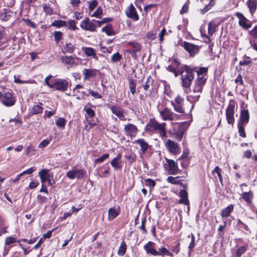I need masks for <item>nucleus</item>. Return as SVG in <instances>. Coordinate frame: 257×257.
Segmentation results:
<instances>
[{"instance_id":"f257e3e1","label":"nucleus","mask_w":257,"mask_h":257,"mask_svg":"<svg viewBox=\"0 0 257 257\" xmlns=\"http://www.w3.org/2000/svg\"><path fill=\"white\" fill-rule=\"evenodd\" d=\"M181 75L182 86L183 87L189 88L192 81L194 79V71L189 66L185 65L179 71Z\"/></svg>"},{"instance_id":"f03ea898","label":"nucleus","mask_w":257,"mask_h":257,"mask_svg":"<svg viewBox=\"0 0 257 257\" xmlns=\"http://www.w3.org/2000/svg\"><path fill=\"white\" fill-rule=\"evenodd\" d=\"M166 123H159L154 119H151L147 125L149 131L159 133L160 136L163 139L166 137V133L165 130Z\"/></svg>"},{"instance_id":"7ed1b4c3","label":"nucleus","mask_w":257,"mask_h":257,"mask_svg":"<svg viewBox=\"0 0 257 257\" xmlns=\"http://www.w3.org/2000/svg\"><path fill=\"white\" fill-rule=\"evenodd\" d=\"M1 101L5 106L11 107L15 104L16 99L12 93L5 92L4 93H2Z\"/></svg>"},{"instance_id":"20e7f679","label":"nucleus","mask_w":257,"mask_h":257,"mask_svg":"<svg viewBox=\"0 0 257 257\" xmlns=\"http://www.w3.org/2000/svg\"><path fill=\"white\" fill-rule=\"evenodd\" d=\"M39 176L40 178L42 183L47 181L50 185H53L55 183L53 179V175L49 173V171L47 169H42L39 172Z\"/></svg>"},{"instance_id":"39448f33","label":"nucleus","mask_w":257,"mask_h":257,"mask_svg":"<svg viewBox=\"0 0 257 257\" xmlns=\"http://www.w3.org/2000/svg\"><path fill=\"white\" fill-rule=\"evenodd\" d=\"M234 101L232 100H230L229 103L226 109L225 115L227 123L233 125L235 119L234 117Z\"/></svg>"},{"instance_id":"423d86ee","label":"nucleus","mask_w":257,"mask_h":257,"mask_svg":"<svg viewBox=\"0 0 257 257\" xmlns=\"http://www.w3.org/2000/svg\"><path fill=\"white\" fill-rule=\"evenodd\" d=\"M166 164L164 167L169 174L176 175L179 171L177 164L173 160L166 158Z\"/></svg>"},{"instance_id":"0eeeda50","label":"nucleus","mask_w":257,"mask_h":257,"mask_svg":"<svg viewBox=\"0 0 257 257\" xmlns=\"http://www.w3.org/2000/svg\"><path fill=\"white\" fill-rule=\"evenodd\" d=\"M184 99L180 96L178 95L175 99L174 101H171V104L174 107V110L179 113H183L185 112L183 108Z\"/></svg>"},{"instance_id":"6e6552de","label":"nucleus","mask_w":257,"mask_h":257,"mask_svg":"<svg viewBox=\"0 0 257 257\" xmlns=\"http://www.w3.org/2000/svg\"><path fill=\"white\" fill-rule=\"evenodd\" d=\"M80 26L83 30L90 32L96 31L97 27L96 25L93 23V21H90L88 18H85L81 21Z\"/></svg>"},{"instance_id":"1a4fd4ad","label":"nucleus","mask_w":257,"mask_h":257,"mask_svg":"<svg viewBox=\"0 0 257 257\" xmlns=\"http://www.w3.org/2000/svg\"><path fill=\"white\" fill-rule=\"evenodd\" d=\"M85 173V171L83 170L73 169L69 171L66 175L70 179H74L75 178L80 179L84 177Z\"/></svg>"},{"instance_id":"9d476101","label":"nucleus","mask_w":257,"mask_h":257,"mask_svg":"<svg viewBox=\"0 0 257 257\" xmlns=\"http://www.w3.org/2000/svg\"><path fill=\"white\" fill-rule=\"evenodd\" d=\"M123 130L125 135L130 137L132 139L135 137L138 131L137 126L132 123L125 125Z\"/></svg>"},{"instance_id":"9b49d317","label":"nucleus","mask_w":257,"mask_h":257,"mask_svg":"<svg viewBox=\"0 0 257 257\" xmlns=\"http://www.w3.org/2000/svg\"><path fill=\"white\" fill-rule=\"evenodd\" d=\"M206 78L198 77L195 80L193 91L194 93H201Z\"/></svg>"},{"instance_id":"f8f14e48","label":"nucleus","mask_w":257,"mask_h":257,"mask_svg":"<svg viewBox=\"0 0 257 257\" xmlns=\"http://www.w3.org/2000/svg\"><path fill=\"white\" fill-rule=\"evenodd\" d=\"M165 146L169 152L173 154H177L180 151V148L177 143L171 140H167L165 143Z\"/></svg>"},{"instance_id":"ddd939ff","label":"nucleus","mask_w":257,"mask_h":257,"mask_svg":"<svg viewBox=\"0 0 257 257\" xmlns=\"http://www.w3.org/2000/svg\"><path fill=\"white\" fill-rule=\"evenodd\" d=\"M53 87L56 90L65 91L68 88V83L65 79H55L53 81Z\"/></svg>"},{"instance_id":"4468645a","label":"nucleus","mask_w":257,"mask_h":257,"mask_svg":"<svg viewBox=\"0 0 257 257\" xmlns=\"http://www.w3.org/2000/svg\"><path fill=\"white\" fill-rule=\"evenodd\" d=\"M235 16L239 19V25L245 29H248L251 26V23L241 13L237 12Z\"/></svg>"},{"instance_id":"2eb2a0df","label":"nucleus","mask_w":257,"mask_h":257,"mask_svg":"<svg viewBox=\"0 0 257 257\" xmlns=\"http://www.w3.org/2000/svg\"><path fill=\"white\" fill-rule=\"evenodd\" d=\"M83 89V86L80 84H77L72 90V96L76 97V99L80 100L82 99L86 95L85 92L82 89Z\"/></svg>"},{"instance_id":"dca6fc26","label":"nucleus","mask_w":257,"mask_h":257,"mask_svg":"<svg viewBox=\"0 0 257 257\" xmlns=\"http://www.w3.org/2000/svg\"><path fill=\"white\" fill-rule=\"evenodd\" d=\"M184 49L191 56H194L198 53L199 47L190 43L185 42L183 44Z\"/></svg>"},{"instance_id":"f3484780","label":"nucleus","mask_w":257,"mask_h":257,"mask_svg":"<svg viewBox=\"0 0 257 257\" xmlns=\"http://www.w3.org/2000/svg\"><path fill=\"white\" fill-rule=\"evenodd\" d=\"M160 116L164 120H173L174 114L169 108L166 107L159 111Z\"/></svg>"},{"instance_id":"a211bd4d","label":"nucleus","mask_w":257,"mask_h":257,"mask_svg":"<svg viewBox=\"0 0 257 257\" xmlns=\"http://www.w3.org/2000/svg\"><path fill=\"white\" fill-rule=\"evenodd\" d=\"M125 14L127 17L136 21L139 20V16L137 13L136 9L132 4L128 7L125 11Z\"/></svg>"},{"instance_id":"6ab92c4d","label":"nucleus","mask_w":257,"mask_h":257,"mask_svg":"<svg viewBox=\"0 0 257 257\" xmlns=\"http://www.w3.org/2000/svg\"><path fill=\"white\" fill-rule=\"evenodd\" d=\"M112 112L116 115L120 119L125 120L126 119L124 115V110L120 107L116 106H112L111 107Z\"/></svg>"},{"instance_id":"aec40b11","label":"nucleus","mask_w":257,"mask_h":257,"mask_svg":"<svg viewBox=\"0 0 257 257\" xmlns=\"http://www.w3.org/2000/svg\"><path fill=\"white\" fill-rule=\"evenodd\" d=\"M249 119V112L247 109L242 110L240 113L238 123L241 124H246L248 123Z\"/></svg>"},{"instance_id":"412c9836","label":"nucleus","mask_w":257,"mask_h":257,"mask_svg":"<svg viewBox=\"0 0 257 257\" xmlns=\"http://www.w3.org/2000/svg\"><path fill=\"white\" fill-rule=\"evenodd\" d=\"M120 212L119 207L110 208L108 211V220L109 221L112 220L119 214Z\"/></svg>"},{"instance_id":"4be33fe9","label":"nucleus","mask_w":257,"mask_h":257,"mask_svg":"<svg viewBox=\"0 0 257 257\" xmlns=\"http://www.w3.org/2000/svg\"><path fill=\"white\" fill-rule=\"evenodd\" d=\"M179 203L183 204L187 206L189 205L188 193L186 190L184 189L181 190L179 192Z\"/></svg>"},{"instance_id":"5701e85b","label":"nucleus","mask_w":257,"mask_h":257,"mask_svg":"<svg viewBox=\"0 0 257 257\" xmlns=\"http://www.w3.org/2000/svg\"><path fill=\"white\" fill-rule=\"evenodd\" d=\"M134 144L140 146L142 153H145L149 147L148 143L143 139H139L135 141Z\"/></svg>"},{"instance_id":"b1692460","label":"nucleus","mask_w":257,"mask_h":257,"mask_svg":"<svg viewBox=\"0 0 257 257\" xmlns=\"http://www.w3.org/2000/svg\"><path fill=\"white\" fill-rule=\"evenodd\" d=\"M154 243L152 241H149L148 243L144 245V249L148 253H150L154 256H157V250L154 248Z\"/></svg>"},{"instance_id":"393cba45","label":"nucleus","mask_w":257,"mask_h":257,"mask_svg":"<svg viewBox=\"0 0 257 257\" xmlns=\"http://www.w3.org/2000/svg\"><path fill=\"white\" fill-rule=\"evenodd\" d=\"M121 155L118 154L115 158H114L110 162L111 166L114 168L115 170L120 169L122 167L120 159Z\"/></svg>"},{"instance_id":"a878e982","label":"nucleus","mask_w":257,"mask_h":257,"mask_svg":"<svg viewBox=\"0 0 257 257\" xmlns=\"http://www.w3.org/2000/svg\"><path fill=\"white\" fill-rule=\"evenodd\" d=\"M127 45L133 49V50H128L126 51L129 53H136L138 52H140L141 50L142 46L137 42H128Z\"/></svg>"},{"instance_id":"bb28decb","label":"nucleus","mask_w":257,"mask_h":257,"mask_svg":"<svg viewBox=\"0 0 257 257\" xmlns=\"http://www.w3.org/2000/svg\"><path fill=\"white\" fill-rule=\"evenodd\" d=\"M96 70L86 68L84 69L82 71V74L84 75V80H86L91 77H95L96 75Z\"/></svg>"},{"instance_id":"cd10ccee","label":"nucleus","mask_w":257,"mask_h":257,"mask_svg":"<svg viewBox=\"0 0 257 257\" xmlns=\"http://www.w3.org/2000/svg\"><path fill=\"white\" fill-rule=\"evenodd\" d=\"M246 4L251 15L253 16L257 7L256 0H248Z\"/></svg>"},{"instance_id":"c85d7f7f","label":"nucleus","mask_w":257,"mask_h":257,"mask_svg":"<svg viewBox=\"0 0 257 257\" xmlns=\"http://www.w3.org/2000/svg\"><path fill=\"white\" fill-rule=\"evenodd\" d=\"M253 197V193L251 191L244 192L241 194L242 198L248 204H250L252 203Z\"/></svg>"},{"instance_id":"c756f323","label":"nucleus","mask_w":257,"mask_h":257,"mask_svg":"<svg viewBox=\"0 0 257 257\" xmlns=\"http://www.w3.org/2000/svg\"><path fill=\"white\" fill-rule=\"evenodd\" d=\"M82 50L87 56H92L93 58L97 59L98 58L94 49L90 47H83Z\"/></svg>"},{"instance_id":"7c9ffc66","label":"nucleus","mask_w":257,"mask_h":257,"mask_svg":"<svg viewBox=\"0 0 257 257\" xmlns=\"http://www.w3.org/2000/svg\"><path fill=\"white\" fill-rule=\"evenodd\" d=\"M234 206L232 204L229 205L227 207L224 208L221 212V215L223 217H228L229 216L231 212H232Z\"/></svg>"},{"instance_id":"2f4dec72","label":"nucleus","mask_w":257,"mask_h":257,"mask_svg":"<svg viewBox=\"0 0 257 257\" xmlns=\"http://www.w3.org/2000/svg\"><path fill=\"white\" fill-rule=\"evenodd\" d=\"M157 255H161L164 256V255H168L170 256H173V253L168 250L165 247H161L158 251H157Z\"/></svg>"},{"instance_id":"473e14b6","label":"nucleus","mask_w":257,"mask_h":257,"mask_svg":"<svg viewBox=\"0 0 257 257\" xmlns=\"http://www.w3.org/2000/svg\"><path fill=\"white\" fill-rule=\"evenodd\" d=\"M42 103H40L39 104L34 105L31 110V113L33 114H37L42 112L43 108L42 107Z\"/></svg>"},{"instance_id":"72a5a7b5","label":"nucleus","mask_w":257,"mask_h":257,"mask_svg":"<svg viewBox=\"0 0 257 257\" xmlns=\"http://www.w3.org/2000/svg\"><path fill=\"white\" fill-rule=\"evenodd\" d=\"M201 93H194L189 95L187 97V100L191 103H194L199 100Z\"/></svg>"},{"instance_id":"f704fd0d","label":"nucleus","mask_w":257,"mask_h":257,"mask_svg":"<svg viewBox=\"0 0 257 257\" xmlns=\"http://www.w3.org/2000/svg\"><path fill=\"white\" fill-rule=\"evenodd\" d=\"M102 31L105 32L108 36H113L115 35V32L110 25H107L103 27Z\"/></svg>"},{"instance_id":"c9c22d12","label":"nucleus","mask_w":257,"mask_h":257,"mask_svg":"<svg viewBox=\"0 0 257 257\" xmlns=\"http://www.w3.org/2000/svg\"><path fill=\"white\" fill-rule=\"evenodd\" d=\"M61 59L62 62L65 64L71 65L74 63V58L72 56H62Z\"/></svg>"},{"instance_id":"e433bc0d","label":"nucleus","mask_w":257,"mask_h":257,"mask_svg":"<svg viewBox=\"0 0 257 257\" xmlns=\"http://www.w3.org/2000/svg\"><path fill=\"white\" fill-rule=\"evenodd\" d=\"M126 244L124 242H121L117 251V254L119 256H123L126 252Z\"/></svg>"},{"instance_id":"4c0bfd02","label":"nucleus","mask_w":257,"mask_h":257,"mask_svg":"<svg viewBox=\"0 0 257 257\" xmlns=\"http://www.w3.org/2000/svg\"><path fill=\"white\" fill-rule=\"evenodd\" d=\"M20 76H14V82L17 83H35L36 81L34 80H28L27 81H22L20 80Z\"/></svg>"},{"instance_id":"58836bf2","label":"nucleus","mask_w":257,"mask_h":257,"mask_svg":"<svg viewBox=\"0 0 257 257\" xmlns=\"http://www.w3.org/2000/svg\"><path fill=\"white\" fill-rule=\"evenodd\" d=\"M181 177H173L172 176H169L167 178V180L168 182L171 183L173 184H177L180 183V182L182 181L181 179H180Z\"/></svg>"},{"instance_id":"ea45409f","label":"nucleus","mask_w":257,"mask_h":257,"mask_svg":"<svg viewBox=\"0 0 257 257\" xmlns=\"http://www.w3.org/2000/svg\"><path fill=\"white\" fill-rule=\"evenodd\" d=\"M66 122V121L65 118L59 117L56 120L55 123L58 127L64 128L65 126Z\"/></svg>"},{"instance_id":"a19ab883","label":"nucleus","mask_w":257,"mask_h":257,"mask_svg":"<svg viewBox=\"0 0 257 257\" xmlns=\"http://www.w3.org/2000/svg\"><path fill=\"white\" fill-rule=\"evenodd\" d=\"M216 25L213 22H210L208 26V33L210 36H212L215 31Z\"/></svg>"},{"instance_id":"79ce46f5","label":"nucleus","mask_w":257,"mask_h":257,"mask_svg":"<svg viewBox=\"0 0 257 257\" xmlns=\"http://www.w3.org/2000/svg\"><path fill=\"white\" fill-rule=\"evenodd\" d=\"M190 237L191 238V241L188 246V248L189 249V255H190L191 254V252L193 250V248L195 246V236H194V235L193 234H191L188 236V237H189V238Z\"/></svg>"},{"instance_id":"37998d69","label":"nucleus","mask_w":257,"mask_h":257,"mask_svg":"<svg viewBox=\"0 0 257 257\" xmlns=\"http://www.w3.org/2000/svg\"><path fill=\"white\" fill-rule=\"evenodd\" d=\"M64 48L66 52L69 53H72L74 52L75 47L73 45L70 43H66L64 46Z\"/></svg>"},{"instance_id":"c03bdc74","label":"nucleus","mask_w":257,"mask_h":257,"mask_svg":"<svg viewBox=\"0 0 257 257\" xmlns=\"http://www.w3.org/2000/svg\"><path fill=\"white\" fill-rule=\"evenodd\" d=\"M207 72V69L205 67H201L197 71L198 77L205 78Z\"/></svg>"},{"instance_id":"a18cd8bd","label":"nucleus","mask_w":257,"mask_h":257,"mask_svg":"<svg viewBox=\"0 0 257 257\" xmlns=\"http://www.w3.org/2000/svg\"><path fill=\"white\" fill-rule=\"evenodd\" d=\"M129 87L132 94H134L136 93V84L135 81L132 79H129Z\"/></svg>"},{"instance_id":"49530a36","label":"nucleus","mask_w":257,"mask_h":257,"mask_svg":"<svg viewBox=\"0 0 257 257\" xmlns=\"http://www.w3.org/2000/svg\"><path fill=\"white\" fill-rule=\"evenodd\" d=\"M125 157L128 160L129 164L131 165L135 161L136 155L133 153H131L130 154L125 156Z\"/></svg>"},{"instance_id":"de8ad7c7","label":"nucleus","mask_w":257,"mask_h":257,"mask_svg":"<svg viewBox=\"0 0 257 257\" xmlns=\"http://www.w3.org/2000/svg\"><path fill=\"white\" fill-rule=\"evenodd\" d=\"M66 22L65 21H61V20H58V21L55 20L52 24V26H54V27H56L57 28H60V27L65 26H66Z\"/></svg>"},{"instance_id":"09e8293b","label":"nucleus","mask_w":257,"mask_h":257,"mask_svg":"<svg viewBox=\"0 0 257 257\" xmlns=\"http://www.w3.org/2000/svg\"><path fill=\"white\" fill-rule=\"evenodd\" d=\"M221 169L218 167L216 166L214 170L212 171V173H216L217 174V176L219 179V181L221 183H222V177L221 174Z\"/></svg>"},{"instance_id":"8fccbe9b","label":"nucleus","mask_w":257,"mask_h":257,"mask_svg":"<svg viewBox=\"0 0 257 257\" xmlns=\"http://www.w3.org/2000/svg\"><path fill=\"white\" fill-rule=\"evenodd\" d=\"M184 130L182 129V128H179L178 131L177 132V133H176L175 134V139L179 141H180L182 138H183V136L184 135Z\"/></svg>"},{"instance_id":"3c124183","label":"nucleus","mask_w":257,"mask_h":257,"mask_svg":"<svg viewBox=\"0 0 257 257\" xmlns=\"http://www.w3.org/2000/svg\"><path fill=\"white\" fill-rule=\"evenodd\" d=\"M244 124H239L238 123L237 126L238 128V133L240 136L242 138L246 137V134L245 133L244 128L243 127Z\"/></svg>"},{"instance_id":"603ef678","label":"nucleus","mask_w":257,"mask_h":257,"mask_svg":"<svg viewBox=\"0 0 257 257\" xmlns=\"http://www.w3.org/2000/svg\"><path fill=\"white\" fill-rule=\"evenodd\" d=\"M109 155L108 154H103L101 156L95 159L94 162L95 163H101L104 160L108 159L109 158Z\"/></svg>"},{"instance_id":"864d4df0","label":"nucleus","mask_w":257,"mask_h":257,"mask_svg":"<svg viewBox=\"0 0 257 257\" xmlns=\"http://www.w3.org/2000/svg\"><path fill=\"white\" fill-rule=\"evenodd\" d=\"M102 168H105L106 170L103 172H102L101 175H100L101 177H106L109 175V171H110V167L108 164H106L105 165L103 166L102 167Z\"/></svg>"},{"instance_id":"5fc2aeb1","label":"nucleus","mask_w":257,"mask_h":257,"mask_svg":"<svg viewBox=\"0 0 257 257\" xmlns=\"http://www.w3.org/2000/svg\"><path fill=\"white\" fill-rule=\"evenodd\" d=\"M52 78V76L51 75H48L47 77L45 79V83L46 85L48 86L50 88L53 87V81L54 80H51L50 81V79Z\"/></svg>"},{"instance_id":"6e6d98bb","label":"nucleus","mask_w":257,"mask_h":257,"mask_svg":"<svg viewBox=\"0 0 257 257\" xmlns=\"http://www.w3.org/2000/svg\"><path fill=\"white\" fill-rule=\"evenodd\" d=\"M121 59V55L118 52L112 55L111 60L112 62H117Z\"/></svg>"},{"instance_id":"4d7b16f0","label":"nucleus","mask_w":257,"mask_h":257,"mask_svg":"<svg viewBox=\"0 0 257 257\" xmlns=\"http://www.w3.org/2000/svg\"><path fill=\"white\" fill-rule=\"evenodd\" d=\"M16 242H18L16 238L12 236H9L7 237L5 239V245H10Z\"/></svg>"},{"instance_id":"13d9d810","label":"nucleus","mask_w":257,"mask_h":257,"mask_svg":"<svg viewBox=\"0 0 257 257\" xmlns=\"http://www.w3.org/2000/svg\"><path fill=\"white\" fill-rule=\"evenodd\" d=\"M84 110L89 118H93L95 116V112L92 109L84 108Z\"/></svg>"},{"instance_id":"bf43d9fd","label":"nucleus","mask_w":257,"mask_h":257,"mask_svg":"<svg viewBox=\"0 0 257 257\" xmlns=\"http://www.w3.org/2000/svg\"><path fill=\"white\" fill-rule=\"evenodd\" d=\"M246 251V248L244 246H241L239 247L236 252L235 257H240L241 255L244 253Z\"/></svg>"},{"instance_id":"052dcab7","label":"nucleus","mask_w":257,"mask_h":257,"mask_svg":"<svg viewBox=\"0 0 257 257\" xmlns=\"http://www.w3.org/2000/svg\"><path fill=\"white\" fill-rule=\"evenodd\" d=\"M89 93L95 99H99L102 97L101 95L98 92H95L92 89H88Z\"/></svg>"},{"instance_id":"680f3d73","label":"nucleus","mask_w":257,"mask_h":257,"mask_svg":"<svg viewBox=\"0 0 257 257\" xmlns=\"http://www.w3.org/2000/svg\"><path fill=\"white\" fill-rule=\"evenodd\" d=\"M54 36L55 41L58 43L62 38V33L60 31H56L54 32Z\"/></svg>"},{"instance_id":"e2e57ef3","label":"nucleus","mask_w":257,"mask_h":257,"mask_svg":"<svg viewBox=\"0 0 257 257\" xmlns=\"http://www.w3.org/2000/svg\"><path fill=\"white\" fill-rule=\"evenodd\" d=\"M69 28L74 31L77 30L78 28L76 26V22L74 20H70L68 21Z\"/></svg>"},{"instance_id":"0e129e2a","label":"nucleus","mask_w":257,"mask_h":257,"mask_svg":"<svg viewBox=\"0 0 257 257\" xmlns=\"http://www.w3.org/2000/svg\"><path fill=\"white\" fill-rule=\"evenodd\" d=\"M157 33V31L149 32L147 34V37L151 40H153L156 38Z\"/></svg>"},{"instance_id":"69168bd1","label":"nucleus","mask_w":257,"mask_h":257,"mask_svg":"<svg viewBox=\"0 0 257 257\" xmlns=\"http://www.w3.org/2000/svg\"><path fill=\"white\" fill-rule=\"evenodd\" d=\"M145 184L146 186H149L151 189L155 186L156 183L154 180L150 179H148L145 180Z\"/></svg>"},{"instance_id":"338daca9","label":"nucleus","mask_w":257,"mask_h":257,"mask_svg":"<svg viewBox=\"0 0 257 257\" xmlns=\"http://www.w3.org/2000/svg\"><path fill=\"white\" fill-rule=\"evenodd\" d=\"M89 3V10L90 11H92L97 5V2L96 0H93L91 2Z\"/></svg>"},{"instance_id":"774afa93","label":"nucleus","mask_w":257,"mask_h":257,"mask_svg":"<svg viewBox=\"0 0 257 257\" xmlns=\"http://www.w3.org/2000/svg\"><path fill=\"white\" fill-rule=\"evenodd\" d=\"M250 34L255 39H257V25L249 32Z\"/></svg>"}]
</instances>
